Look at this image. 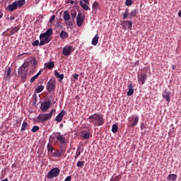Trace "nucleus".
Wrapping results in <instances>:
<instances>
[{
  "mask_svg": "<svg viewBox=\"0 0 181 181\" xmlns=\"http://www.w3.org/2000/svg\"><path fill=\"white\" fill-rule=\"evenodd\" d=\"M88 121L94 127H101V125H104V117L103 115L95 113L88 117Z\"/></svg>",
  "mask_w": 181,
  "mask_h": 181,
  "instance_id": "nucleus-1",
  "label": "nucleus"
},
{
  "mask_svg": "<svg viewBox=\"0 0 181 181\" xmlns=\"http://www.w3.org/2000/svg\"><path fill=\"white\" fill-rule=\"evenodd\" d=\"M33 66H35V67H36V66H37V62H36V60H33Z\"/></svg>",
  "mask_w": 181,
  "mask_h": 181,
  "instance_id": "nucleus-48",
  "label": "nucleus"
},
{
  "mask_svg": "<svg viewBox=\"0 0 181 181\" xmlns=\"http://www.w3.org/2000/svg\"><path fill=\"white\" fill-rule=\"evenodd\" d=\"M42 71H43V69L40 70V71L35 76L32 77L30 79V83H33V81H35V80L39 77L40 74H42Z\"/></svg>",
  "mask_w": 181,
  "mask_h": 181,
  "instance_id": "nucleus-28",
  "label": "nucleus"
},
{
  "mask_svg": "<svg viewBox=\"0 0 181 181\" xmlns=\"http://www.w3.org/2000/svg\"><path fill=\"white\" fill-rule=\"evenodd\" d=\"M74 78L75 80H78V74H75V75H74Z\"/></svg>",
  "mask_w": 181,
  "mask_h": 181,
  "instance_id": "nucleus-50",
  "label": "nucleus"
},
{
  "mask_svg": "<svg viewBox=\"0 0 181 181\" xmlns=\"http://www.w3.org/2000/svg\"><path fill=\"white\" fill-rule=\"evenodd\" d=\"M42 36H46L47 37H50L53 35V28L48 29L45 33H42Z\"/></svg>",
  "mask_w": 181,
  "mask_h": 181,
  "instance_id": "nucleus-15",
  "label": "nucleus"
},
{
  "mask_svg": "<svg viewBox=\"0 0 181 181\" xmlns=\"http://www.w3.org/2000/svg\"><path fill=\"white\" fill-rule=\"evenodd\" d=\"M40 46H44V45H47V43H49L50 40H52V38L49 37H46L45 35H43L42 34H40Z\"/></svg>",
  "mask_w": 181,
  "mask_h": 181,
  "instance_id": "nucleus-5",
  "label": "nucleus"
},
{
  "mask_svg": "<svg viewBox=\"0 0 181 181\" xmlns=\"http://www.w3.org/2000/svg\"><path fill=\"white\" fill-rule=\"evenodd\" d=\"M69 19H70V15H69Z\"/></svg>",
  "mask_w": 181,
  "mask_h": 181,
  "instance_id": "nucleus-60",
  "label": "nucleus"
},
{
  "mask_svg": "<svg viewBox=\"0 0 181 181\" xmlns=\"http://www.w3.org/2000/svg\"><path fill=\"white\" fill-rule=\"evenodd\" d=\"M44 88H45V86L40 85L37 86V88L35 89V93H42Z\"/></svg>",
  "mask_w": 181,
  "mask_h": 181,
  "instance_id": "nucleus-35",
  "label": "nucleus"
},
{
  "mask_svg": "<svg viewBox=\"0 0 181 181\" xmlns=\"http://www.w3.org/2000/svg\"><path fill=\"white\" fill-rule=\"evenodd\" d=\"M91 131L88 129H85L82 131L81 136H91Z\"/></svg>",
  "mask_w": 181,
  "mask_h": 181,
  "instance_id": "nucleus-16",
  "label": "nucleus"
},
{
  "mask_svg": "<svg viewBox=\"0 0 181 181\" xmlns=\"http://www.w3.org/2000/svg\"><path fill=\"white\" fill-rule=\"evenodd\" d=\"M118 131V126L117 124H113L112 127V132H114L115 134V132H117Z\"/></svg>",
  "mask_w": 181,
  "mask_h": 181,
  "instance_id": "nucleus-41",
  "label": "nucleus"
},
{
  "mask_svg": "<svg viewBox=\"0 0 181 181\" xmlns=\"http://www.w3.org/2000/svg\"><path fill=\"white\" fill-rule=\"evenodd\" d=\"M80 155H81V148L78 147L76 152L75 159H77V157L80 156Z\"/></svg>",
  "mask_w": 181,
  "mask_h": 181,
  "instance_id": "nucleus-38",
  "label": "nucleus"
},
{
  "mask_svg": "<svg viewBox=\"0 0 181 181\" xmlns=\"http://www.w3.org/2000/svg\"><path fill=\"white\" fill-rule=\"evenodd\" d=\"M71 16L72 19H76V17L77 16V11L72 10L71 11Z\"/></svg>",
  "mask_w": 181,
  "mask_h": 181,
  "instance_id": "nucleus-37",
  "label": "nucleus"
},
{
  "mask_svg": "<svg viewBox=\"0 0 181 181\" xmlns=\"http://www.w3.org/2000/svg\"><path fill=\"white\" fill-rule=\"evenodd\" d=\"M9 12H13V11H16L18 9V6L16 3L14 1L12 4H10L8 7Z\"/></svg>",
  "mask_w": 181,
  "mask_h": 181,
  "instance_id": "nucleus-17",
  "label": "nucleus"
},
{
  "mask_svg": "<svg viewBox=\"0 0 181 181\" xmlns=\"http://www.w3.org/2000/svg\"><path fill=\"white\" fill-rule=\"evenodd\" d=\"M71 180V176H69V181Z\"/></svg>",
  "mask_w": 181,
  "mask_h": 181,
  "instance_id": "nucleus-58",
  "label": "nucleus"
},
{
  "mask_svg": "<svg viewBox=\"0 0 181 181\" xmlns=\"http://www.w3.org/2000/svg\"><path fill=\"white\" fill-rule=\"evenodd\" d=\"M170 92L166 90L163 93V98H165L168 103H170Z\"/></svg>",
  "mask_w": 181,
  "mask_h": 181,
  "instance_id": "nucleus-14",
  "label": "nucleus"
},
{
  "mask_svg": "<svg viewBox=\"0 0 181 181\" xmlns=\"http://www.w3.org/2000/svg\"><path fill=\"white\" fill-rule=\"evenodd\" d=\"M121 25L124 29H132V22L129 21H124L121 23Z\"/></svg>",
  "mask_w": 181,
  "mask_h": 181,
  "instance_id": "nucleus-9",
  "label": "nucleus"
},
{
  "mask_svg": "<svg viewBox=\"0 0 181 181\" xmlns=\"http://www.w3.org/2000/svg\"><path fill=\"white\" fill-rule=\"evenodd\" d=\"M168 180L176 181L177 179V175L176 174H170L167 177Z\"/></svg>",
  "mask_w": 181,
  "mask_h": 181,
  "instance_id": "nucleus-21",
  "label": "nucleus"
},
{
  "mask_svg": "<svg viewBox=\"0 0 181 181\" xmlns=\"http://www.w3.org/2000/svg\"><path fill=\"white\" fill-rule=\"evenodd\" d=\"M56 18L55 16H52L50 18V19H49L50 22L54 21V18Z\"/></svg>",
  "mask_w": 181,
  "mask_h": 181,
  "instance_id": "nucleus-51",
  "label": "nucleus"
},
{
  "mask_svg": "<svg viewBox=\"0 0 181 181\" xmlns=\"http://www.w3.org/2000/svg\"><path fill=\"white\" fill-rule=\"evenodd\" d=\"M56 88V86H54V82L52 80H50L47 85V89L49 93H52Z\"/></svg>",
  "mask_w": 181,
  "mask_h": 181,
  "instance_id": "nucleus-10",
  "label": "nucleus"
},
{
  "mask_svg": "<svg viewBox=\"0 0 181 181\" xmlns=\"http://www.w3.org/2000/svg\"><path fill=\"white\" fill-rule=\"evenodd\" d=\"M50 105H52V103L49 101H45L41 104L40 110L42 112H46L49 108H50Z\"/></svg>",
  "mask_w": 181,
  "mask_h": 181,
  "instance_id": "nucleus-7",
  "label": "nucleus"
},
{
  "mask_svg": "<svg viewBox=\"0 0 181 181\" xmlns=\"http://www.w3.org/2000/svg\"><path fill=\"white\" fill-rule=\"evenodd\" d=\"M127 6H131L132 5V0H126Z\"/></svg>",
  "mask_w": 181,
  "mask_h": 181,
  "instance_id": "nucleus-43",
  "label": "nucleus"
},
{
  "mask_svg": "<svg viewBox=\"0 0 181 181\" xmlns=\"http://www.w3.org/2000/svg\"><path fill=\"white\" fill-rule=\"evenodd\" d=\"M83 22H84V17L79 13L76 17V23L78 26H81Z\"/></svg>",
  "mask_w": 181,
  "mask_h": 181,
  "instance_id": "nucleus-11",
  "label": "nucleus"
},
{
  "mask_svg": "<svg viewBox=\"0 0 181 181\" xmlns=\"http://www.w3.org/2000/svg\"><path fill=\"white\" fill-rule=\"evenodd\" d=\"M62 54H64V56H69V46L64 47Z\"/></svg>",
  "mask_w": 181,
  "mask_h": 181,
  "instance_id": "nucleus-34",
  "label": "nucleus"
},
{
  "mask_svg": "<svg viewBox=\"0 0 181 181\" xmlns=\"http://www.w3.org/2000/svg\"><path fill=\"white\" fill-rule=\"evenodd\" d=\"M9 19H10V21H13V20L15 19V17L11 16V17L9 18Z\"/></svg>",
  "mask_w": 181,
  "mask_h": 181,
  "instance_id": "nucleus-53",
  "label": "nucleus"
},
{
  "mask_svg": "<svg viewBox=\"0 0 181 181\" xmlns=\"http://www.w3.org/2000/svg\"><path fill=\"white\" fill-rule=\"evenodd\" d=\"M137 78L139 84L144 86V84H145V81H146V78H148V75L146 74H141L138 75Z\"/></svg>",
  "mask_w": 181,
  "mask_h": 181,
  "instance_id": "nucleus-6",
  "label": "nucleus"
},
{
  "mask_svg": "<svg viewBox=\"0 0 181 181\" xmlns=\"http://www.w3.org/2000/svg\"><path fill=\"white\" fill-rule=\"evenodd\" d=\"M64 181H69V176L66 177Z\"/></svg>",
  "mask_w": 181,
  "mask_h": 181,
  "instance_id": "nucleus-57",
  "label": "nucleus"
},
{
  "mask_svg": "<svg viewBox=\"0 0 181 181\" xmlns=\"http://www.w3.org/2000/svg\"><path fill=\"white\" fill-rule=\"evenodd\" d=\"M59 175H60V169L59 168H54L48 172L47 177V179H54Z\"/></svg>",
  "mask_w": 181,
  "mask_h": 181,
  "instance_id": "nucleus-3",
  "label": "nucleus"
},
{
  "mask_svg": "<svg viewBox=\"0 0 181 181\" xmlns=\"http://www.w3.org/2000/svg\"><path fill=\"white\" fill-rule=\"evenodd\" d=\"M15 2L17 5V8H22V6H23V5H25V4H26L25 0H17Z\"/></svg>",
  "mask_w": 181,
  "mask_h": 181,
  "instance_id": "nucleus-19",
  "label": "nucleus"
},
{
  "mask_svg": "<svg viewBox=\"0 0 181 181\" xmlns=\"http://www.w3.org/2000/svg\"><path fill=\"white\" fill-rule=\"evenodd\" d=\"M45 66L48 70H52L54 67V62H49V63L45 64Z\"/></svg>",
  "mask_w": 181,
  "mask_h": 181,
  "instance_id": "nucleus-24",
  "label": "nucleus"
},
{
  "mask_svg": "<svg viewBox=\"0 0 181 181\" xmlns=\"http://www.w3.org/2000/svg\"><path fill=\"white\" fill-rule=\"evenodd\" d=\"M64 19L65 21V23L66 24V26L69 25V11H65L64 13Z\"/></svg>",
  "mask_w": 181,
  "mask_h": 181,
  "instance_id": "nucleus-23",
  "label": "nucleus"
},
{
  "mask_svg": "<svg viewBox=\"0 0 181 181\" xmlns=\"http://www.w3.org/2000/svg\"><path fill=\"white\" fill-rule=\"evenodd\" d=\"M178 16H180V18H181V10L178 12Z\"/></svg>",
  "mask_w": 181,
  "mask_h": 181,
  "instance_id": "nucleus-54",
  "label": "nucleus"
},
{
  "mask_svg": "<svg viewBox=\"0 0 181 181\" xmlns=\"http://www.w3.org/2000/svg\"><path fill=\"white\" fill-rule=\"evenodd\" d=\"M54 75L56 76V77H57V78H59V80H63V78H64V75L63 74H60L59 73V71H54Z\"/></svg>",
  "mask_w": 181,
  "mask_h": 181,
  "instance_id": "nucleus-29",
  "label": "nucleus"
},
{
  "mask_svg": "<svg viewBox=\"0 0 181 181\" xmlns=\"http://www.w3.org/2000/svg\"><path fill=\"white\" fill-rule=\"evenodd\" d=\"M128 15H129V9L126 8L123 13V19H127V18H128Z\"/></svg>",
  "mask_w": 181,
  "mask_h": 181,
  "instance_id": "nucleus-36",
  "label": "nucleus"
},
{
  "mask_svg": "<svg viewBox=\"0 0 181 181\" xmlns=\"http://www.w3.org/2000/svg\"><path fill=\"white\" fill-rule=\"evenodd\" d=\"M28 127H29V124H28V122H24L22 124L21 131H26V129H28Z\"/></svg>",
  "mask_w": 181,
  "mask_h": 181,
  "instance_id": "nucleus-31",
  "label": "nucleus"
},
{
  "mask_svg": "<svg viewBox=\"0 0 181 181\" xmlns=\"http://www.w3.org/2000/svg\"><path fill=\"white\" fill-rule=\"evenodd\" d=\"M32 45H33V46H39V45H40V43H39V40H35V42H33L32 43Z\"/></svg>",
  "mask_w": 181,
  "mask_h": 181,
  "instance_id": "nucleus-45",
  "label": "nucleus"
},
{
  "mask_svg": "<svg viewBox=\"0 0 181 181\" xmlns=\"http://www.w3.org/2000/svg\"><path fill=\"white\" fill-rule=\"evenodd\" d=\"M174 134H175V127L173 126V124H172L170 126V130H169L168 134L173 135Z\"/></svg>",
  "mask_w": 181,
  "mask_h": 181,
  "instance_id": "nucleus-32",
  "label": "nucleus"
},
{
  "mask_svg": "<svg viewBox=\"0 0 181 181\" xmlns=\"http://www.w3.org/2000/svg\"><path fill=\"white\" fill-rule=\"evenodd\" d=\"M69 4H74V1H71V0H69Z\"/></svg>",
  "mask_w": 181,
  "mask_h": 181,
  "instance_id": "nucleus-55",
  "label": "nucleus"
},
{
  "mask_svg": "<svg viewBox=\"0 0 181 181\" xmlns=\"http://www.w3.org/2000/svg\"><path fill=\"white\" fill-rule=\"evenodd\" d=\"M99 4L98 1H95L92 6L93 8V11H94V12H96L97 9H98V6H99Z\"/></svg>",
  "mask_w": 181,
  "mask_h": 181,
  "instance_id": "nucleus-33",
  "label": "nucleus"
},
{
  "mask_svg": "<svg viewBox=\"0 0 181 181\" xmlns=\"http://www.w3.org/2000/svg\"><path fill=\"white\" fill-rule=\"evenodd\" d=\"M121 177H122L121 175H117L115 177H112L110 181H119L121 180Z\"/></svg>",
  "mask_w": 181,
  "mask_h": 181,
  "instance_id": "nucleus-40",
  "label": "nucleus"
},
{
  "mask_svg": "<svg viewBox=\"0 0 181 181\" xmlns=\"http://www.w3.org/2000/svg\"><path fill=\"white\" fill-rule=\"evenodd\" d=\"M53 112H56V110L54 109H52L49 113L40 114L37 117V119L39 121V122H46V121L52 119V115H53Z\"/></svg>",
  "mask_w": 181,
  "mask_h": 181,
  "instance_id": "nucleus-2",
  "label": "nucleus"
},
{
  "mask_svg": "<svg viewBox=\"0 0 181 181\" xmlns=\"http://www.w3.org/2000/svg\"><path fill=\"white\" fill-rule=\"evenodd\" d=\"M11 73H12L11 67H8L5 72L4 77L6 78H11Z\"/></svg>",
  "mask_w": 181,
  "mask_h": 181,
  "instance_id": "nucleus-26",
  "label": "nucleus"
},
{
  "mask_svg": "<svg viewBox=\"0 0 181 181\" xmlns=\"http://www.w3.org/2000/svg\"><path fill=\"white\" fill-rule=\"evenodd\" d=\"M98 39H99L98 34H95V35L92 40V45L93 46H97V45L98 44Z\"/></svg>",
  "mask_w": 181,
  "mask_h": 181,
  "instance_id": "nucleus-22",
  "label": "nucleus"
},
{
  "mask_svg": "<svg viewBox=\"0 0 181 181\" xmlns=\"http://www.w3.org/2000/svg\"><path fill=\"white\" fill-rule=\"evenodd\" d=\"M19 29H21V26L19 25L13 28L10 31V35L12 36V35H15V33H17Z\"/></svg>",
  "mask_w": 181,
  "mask_h": 181,
  "instance_id": "nucleus-20",
  "label": "nucleus"
},
{
  "mask_svg": "<svg viewBox=\"0 0 181 181\" xmlns=\"http://www.w3.org/2000/svg\"><path fill=\"white\" fill-rule=\"evenodd\" d=\"M54 139H57V141H60L61 144H64V142H66V140L63 136H49V141H54Z\"/></svg>",
  "mask_w": 181,
  "mask_h": 181,
  "instance_id": "nucleus-13",
  "label": "nucleus"
},
{
  "mask_svg": "<svg viewBox=\"0 0 181 181\" xmlns=\"http://www.w3.org/2000/svg\"><path fill=\"white\" fill-rule=\"evenodd\" d=\"M29 66V62L24 63L18 69V74H23L27 71L28 67Z\"/></svg>",
  "mask_w": 181,
  "mask_h": 181,
  "instance_id": "nucleus-8",
  "label": "nucleus"
},
{
  "mask_svg": "<svg viewBox=\"0 0 181 181\" xmlns=\"http://www.w3.org/2000/svg\"><path fill=\"white\" fill-rule=\"evenodd\" d=\"M64 114H66V112H64V110H62L56 117L55 121H57V122H61V121L63 119V117H64Z\"/></svg>",
  "mask_w": 181,
  "mask_h": 181,
  "instance_id": "nucleus-12",
  "label": "nucleus"
},
{
  "mask_svg": "<svg viewBox=\"0 0 181 181\" xmlns=\"http://www.w3.org/2000/svg\"><path fill=\"white\" fill-rule=\"evenodd\" d=\"M85 163H86L85 161H80V160L78 161V163L76 164L77 168H81V169L83 168V166H84Z\"/></svg>",
  "mask_w": 181,
  "mask_h": 181,
  "instance_id": "nucleus-39",
  "label": "nucleus"
},
{
  "mask_svg": "<svg viewBox=\"0 0 181 181\" xmlns=\"http://www.w3.org/2000/svg\"><path fill=\"white\" fill-rule=\"evenodd\" d=\"M136 13H138V11L136 9L132 10L129 14V19H132V18H135L136 16Z\"/></svg>",
  "mask_w": 181,
  "mask_h": 181,
  "instance_id": "nucleus-27",
  "label": "nucleus"
},
{
  "mask_svg": "<svg viewBox=\"0 0 181 181\" xmlns=\"http://www.w3.org/2000/svg\"><path fill=\"white\" fill-rule=\"evenodd\" d=\"M2 16H3V14H2V13H0V19H1V18H2Z\"/></svg>",
  "mask_w": 181,
  "mask_h": 181,
  "instance_id": "nucleus-59",
  "label": "nucleus"
},
{
  "mask_svg": "<svg viewBox=\"0 0 181 181\" xmlns=\"http://www.w3.org/2000/svg\"><path fill=\"white\" fill-rule=\"evenodd\" d=\"M59 136H62V135H59Z\"/></svg>",
  "mask_w": 181,
  "mask_h": 181,
  "instance_id": "nucleus-61",
  "label": "nucleus"
},
{
  "mask_svg": "<svg viewBox=\"0 0 181 181\" xmlns=\"http://www.w3.org/2000/svg\"><path fill=\"white\" fill-rule=\"evenodd\" d=\"M71 52H74V49L71 47V46H69V54L71 53Z\"/></svg>",
  "mask_w": 181,
  "mask_h": 181,
  "instance_id": "nucleus-47",
  "label": "nucleus"
},
{
  "mask_svg": "<svg viewBox=\"0 0 181 181\" xmlns=\"http://www.w3.org/2000/svg\"><path fill=\"white\" fill-rule=\"evenodd\" d=\"M83 1L86 4V5H90V1L88 0H83Z\"/></svg>",
  "mask_w": 181,
  "mask_h": 181,
  "instance_id": "nucleus-49",
  "label": "nucleus"
},
{
  "mask_svg": "<svg viewBox=\"0 0 181 181\" xmlns=\"http://www.w3.org/2000/svg\"><path fill=\"white\" fill-rule=\"evenodd\" d=\"M79 4H80V6H81V8L84 9V11L90 10V7L87 4L83 3V1L81 0L79 1Z\"/></svg>",
  "mask_w": 181,
  "mask_h": 181,
  "instance_id": "nucleus-25",
  "label": "nucleus"
},
{
  "mask_svg": "<svg viewBox=\"0 0 181 181\" xmlns=\"http://www.w3.org/2000/svg\"><path fill=\"white\" fill-rule=\"evenodd\" d=\"M21 78H22V80L25 81L26 79V75L22 76Z\"/></svg>",
  "mask_w": 181,
  "mask_h": 181,
  "instance_id": "nucleus-52",
  "label": "nucleus"
},
{
  "mask_svg": "<svg viewBox=\"0 0 181 181\" xmlns=\"http://www.w3.org/2000/svg\"><path fill=\"white\" fill-rule=\"evenodd\" d=\"M128 121L130 127H136L139 121V116L136 115L134 117H130L128 118Z\"/></svg>",
  "mask_w": 181,
  "mask_h": 181,
  "instance_id": "nucleus-4",
  "label": "nucleus"
},
{
  "mask_svg": "<svg viewBox=\"0 0 181 181\" xmlns=\"http://www.w3.org/2000/svg\"><path fill=\"white\" fill-rule=\"evenodd\" d=\"M39 129V127L38 126H34L32 128V132H37V131Z\"/></svg>",
  "mask_w": 181,
  "mask_h": 181,
  "instance_id": "nucleus-44",
  "label": "nucleus"
},
{
  "mask_svg": "<svg viewBox=\"0 0 181 181\" xmlns=\"http://www.w3.org/2000/svg\"><path fill=\"white\" fill-rule=\"evenodd\" d=\"M84 139H88L90 137L89 136H83Z\"/></svg>",
  "mask_w": 181,
  "mask_h": 181,
  "instance_id": "nucleus-56",
  "label": "nucleus"
},
{
  "mask_svg": "<svg viewBox=\"0 0 181 181\" xmlns=\"http://www.w3.org/2000/svg\"><path fill=\"white\" fill-rule=\"evenodd\" d=\"M54 156L59 158V157L62 156V153H60V151H57L55 153Z\"/></svg>",
  "mask_w": 181,
  "mask_h": 181,
  "instance_id": "nucleus-46",
  "label": "nucleus"
},
{
  "mask_svg": "<svg viewBox=\"0 0 181 181\" xmlns=\"http://www.w3.org/2000/svg\"><path fill=\"white\" fill-rule=\"evenodd\" d=\"M128 89L127 95L128 97H131L134 94V85L132 83L128 85Z\"/></svg>",
  "mask_w": 181,
  "mask_h": 181,
  "instance_id": "nucleus-18",
  "label": "nucleus"
},
{
  "mask_svg": "<svg viewBox=\"0 0 181 181\" xmlns=\"http://www.w3.org/2000/svg\"><path fill=\"white\" fill-rule=\"evenodd\" d=\"M47 151L49 152H53V151H54V149L53 148V146H52L50 144H47Z\"/></svg>",
  "mask_w": 181,
  "mask_h": 181,
  "instance_id": "nucleus-42",
  "label": "nucleus"
},
{
  "mask_svg": "<svg viewBox=\"0 0 181 181\" xmlns=\"http://www.w3.org/2000/svg\"><path fill=\"white\" fill-rule=\"evenodd\" d=\"M68 36H69V34L66 31H62L60 33L61 39H66Z\"/></svg>",
  "mask_w": 181,
  "mask_h": 181,
  "instance_id": "nucleus-30",
  "label": "nucleus"
}]
</instances>
